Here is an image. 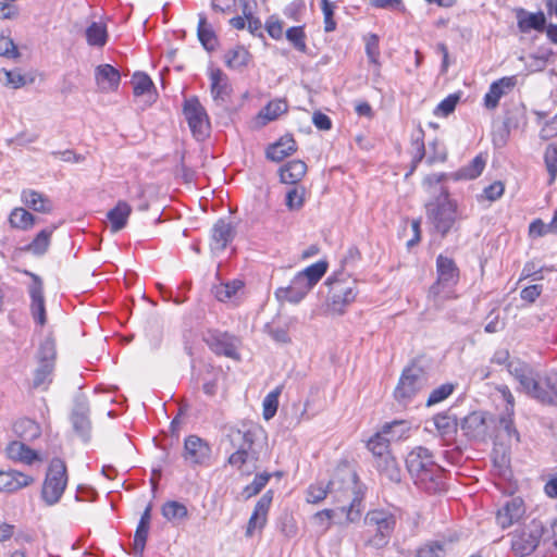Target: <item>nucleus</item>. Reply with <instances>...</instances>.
Segmentation results:
<instances>
[{
    "mask_svg": "<svg viewBox=\"0 0 557 557\" xmlns=\"http://www.w3.org/2000/svg\"><path fill=\"white\" fill-rule=\"evenodd\" d=\"M262 434V428L253 423L230 426L226 440L234 451L228 456L227 463L242 473H252L258 468L259 451L256 446Z\"/></svg>",
    "mask_w": 557,
    "mask_h": 557,
    "instance_id": "obj_1",
    "label": "nucleus"
},
{
    "mask_svg": "<svg viewBox=\"0 0 557 557\" xmlns=\"http://www.w3.org/2000/svg\"><path fill=\"white\" fill-rule=\"evenodd\" d=\"M406 466L419 488L429 494L444 491V470L434 461L430 449L422 446L413 448L406 458Z\"/></svg>",
    "mask_w": 557,
    "mask_h": 557,
    "instance_id": "obj_2",
    "label": "nucleus"
},
{
    "mask_svg": "<svg viewBox=\"0 0 557 557\" xmlns=\"http://www.w3.org/2000/svg\"><path fill=\"white\" fill-rule=\"evenodd\" d=\"M507 368L529 396L543 404L557 405V372L540 377L527 363L518 360L509 361Z\"/></svg>",
    "mask_w": 557,
    "mask_h": 557,
    "instance_id": "obj_3",
    "label": "nucleus"
},
{
    "mask_svg": "<svg viewBox=\"0 0 557 557\" xmlns=\"http://www.w3.org/2000/svg\"><path fill=\"white\" fill-rule=\"evenodd\" d=\"M425 214L432 228L442 238L459 230L457 202L449 197L447 188L441 187L440 194L425 205Z\"/></svg>",
    "mask_w": 557,
    "mask_h": 557,
    "instance_id": "obj_4",
    "label": "nucleus"
},
{
    "mask_svg": "<svg viewBox=\"0 0 557 557\" xmlns=\"http://www.w3.org/2000/svg\"><path fill=\"white\" fill-rule=\"evenodd\" d=\"M398 517L388 508H375L369 510L363 524L367 528L364 545L374 549H382L388 545L397 527Z\"/></svg>",
    "mask_w": 557,
    "mask_h": 557,
    "instance_id": "obj_5",
    "label": "nucleus"
},
{
    "mask_svg": "<svg viewBox=\"0 0 557 557\" xmlns=\"http://www.w3.org/2000/svg\"><path fill=\"white\" fill-rule=\"evenodd\" d=\"M436 282L429 289V297L436 306L444 300L454 298V287L459 281V269L455 261L446 256L440 255L436 258Z\"/></svg>",
    "mask_w": 557,
    "mask_h": 557,
    "instance_id": "obj_6",
    "label": "nucleus"
},
{
    "mask_svg": "<svg viewBox=\"0 0 557 557\" xmlns=\"http://www.w3.org/2000/svg\"><path fill=\"white\" fill-rule=\"evenodd\" d=\"M329 288L327 292V307L334 312L342 314L346 306L355 301L357 296L356 282L349 281V275H346L343 270L334 272L325 281Z\"/></svg>",
    "mask_w": 557,
    "mask_h": 557,
    "instance_id": "obj_7",
    "label": "nucleus"
},
{
    "mask_svg": "<svg viewBox=\"0 0 557 557\" xmlns=\"http://www.w3.org/2000/svg\"><path fill=\"white\" fill-rule=\"evenodd\" d=\"M428 386L426 372L414 363L406 367L394 391L395 399L403 406H407L412 398Z\"/></svg>",
    "mask_w": 557,
    "mask_h": 557,
    "instance_id": "obj_8",
    "label": "nucleus"
},
{
    "mask_svg": "<svg viewBox=\"0 0 557 557\" xmlns=\"http://www.w3.org/2000/svg\"><path fill=\"white\" fill-rule=\"evenodd\" d=\"M67 484L65 462L60 458H53L48 467L41 488L42 500L48 506L58 504Z\"/></svg>",
    "mask_w": 557,
    "mask_h": 557,
    "instance_id": "obj_9",
    "label": "nucleus"
},
{
    "mask_svg": "<svg viewBox=\"0 0 557 557\" xmlns=\"http://www.w3.org/2000/svg\"><path fill=\"white\" fill-rule=\"evenodd\" d=\"M543 531L542 518H534L521 529L511 534V550L517 557L531 555L541 542Z\"/></svg>",
    "mask_w": 557,
    "mask_h": 557,
    "instance_id": "obj_10",
    "label": "nucleus"
},
{
    "mask_svg": "<svg viewBox=\"0 0 557 557\" xmlns=\"http://www.w3.org/2000/svg\"><path fill=\"white\" fill-rule=\"evenodd\" d=\"M183 112L194 137L198 140L205 139L210 132V122L199 100L197 98L185 100Z\"/></svg>",
    "mask_w": 557,
    "mask_h": 557,
    "instance_id": "obj_11",
    "label": "nucleus"
},
{
    "mask_svg": "<svg viewBox=\"0 0 557 557\" xmlns=\"http://www.w3.org/2000/svg\"><path fill=\"white\" fill-rule=\"evenodd\" d=\"M90 408L85 395H78L74 399V406L70 416L73 431L85 443L90 440L91 421L89 419Z\"/></svg>",
    "mask_w": 557,
    "mask_h": 557,
    "instance_id": "obj_12",
    "label": "nucleus"
},
{
    "mask_svg": "<svg viewBox=\"0 0 557 557\" xmlns=\"http://www.w3.org/2000/svg\"><path fill=\"white\" fill-rule=\"evenodd\" d=\"M211 457L210 445L197 435H189L184 441L183 458L193 467L208 466Z\"/></svg>",
    "mask_w": 557,
    "mask_h": 557,
    "instance_id": "obj_13",
    "label": "nucleus"
},
{
    "mask_svg": "<svg viewBox=\"0 0 557 557\" xmlns=\"http://www.w3.org/2000/svg\"><path fill=\"white\" fill-rule=\"evenodd\" d=\"M209 348L219 356H225L232 359H239L237 352V339L228 333L209 332L205 337Z\"/></svg>",
    "mask_w": 557,
    "mask_h": 557,
    "instance_id": "obj_14",
    "label": "nucleus"
},
{
    "mask_svg": "<svg viewBox=\"0 0 557 557\" xmlns=\"http://www.w3.org/2000/svg\"><path fill=\"white\" fill-rule=\"evenodd\" d=\"M33 282L29 285L28 293L30 297V312L34 320L41 326L47 322L45 297H44V284L41 278L37 274H30Z\"/></svg>",
    "mask_w": 557,
    "mask_h": 557,
    "instance_id": "obj_15",
    "label": "nucleus"
},
{
    "mask_svg": "<svg viewBox=\"0 0 557 557\" xmlns=\"http://www.w3.org/2000/svg\"><path fill=\"white\" fill-rule=\"evenodd\" d=\"M272 499L273 493L272 491H268L257 502L252 515L247 524V537H251L256 530H262L264 528Z\"/></svg>",
    "mask_w": 557,
    "mask_h": 557,
    "instance_id": "obj_16",
    "label": "nucleus"
},
{
    "mask_svg": "<svg viewBox=\"0 0 557 557\" xmlns=\"http://www.w3.org/2000/svg\"><path fill=\"white\" fill-rule=\"evenodd\" d=\"M525 513L524 503L520 497H515L505 503L498 509L496 521L502 529H507L518 522Z\"/></svg>",
    "mask_w": 557,
    "mask_h": 557,
    "instance_id": "obj_17",
    "label": "nucleus"
},
{
    "mask_svg": "<svg viewBox=\"0 0 557 557\" xmlns=\"http://www.w3.org/2000/svg\"><path fill=\"white\" fill-rule=\"evenodd\" d=\"M235 237V227L232 222L225 219H219L211 234L210 247L213 252H222Z\"/></svg>",
    "mask_w": 557,
    "mask_h": 557,
    "instance_id": "obj_18",
    "label": "nucleus"
},
{
    "mask_svg": "<svg viewBox=\"0 0 557 557\" xmlns=\"http://www.w3.org/2000/svg\"><path fill=\"white\" fill-rule=\"evenodd\" d=\"M516 85V76H505L498 81L493 82L488 88V91L484 96L485 108L488 110L496 109L500 98L511 91Z\"/></svg>",
    "mask_w": 557,
    "mask_h": 557,
    "instance_id": "obj_19",
    "label": "nucleus"
},
{
    "mask_svg": "<svg viewBox=\"0 0 557 557\" xmlns=\"http://www.w3.org/2000/svg\"><path fill=\"white\" fill-rule=\"evenodd\" d=\"M486 417L484 411H473L465 417L460 423L465 435L471 440H483L487 434Z\"/></svg>",
    "mask_w": 557,
    "mask_h": 557,
    "instance_id": "obj_20",
    "label": "nucleus"
},
{
    "mask_svg": "<svg viewBox=\"0 0 557 557\" xmlns=\"http://www.w3.org/2000/svg\"><path fill=\"white\" fill-rule=\"evenodd\" d=\"M312 289V287L299 275L296 274L287 287H280L275 295L280 300L298 304Z\"/></svg>",
    "mask_w": 557,
    "mask_h": 557,
    "instance_id": "obj_21",
    "label": "nucleus"
},
{
    "mask_svg": "<svg viewBox=\"0 0 557 557\" xmlns=\"http://www.w3.org/2000/svg\"><path fill=\"white\" fill-rule=\"evenodd\" d=\"M34 481L33 476L16 470L0 471V492L14 493Z\"/></svg>",
    "mask_w": 557,
    "mask_h": 557,
    "instance_id": "obj_22",
    "label": "nucleus"
},
{
    "mask_svg": "<svg viewBox=\"0 0 557 557\" xmlns=\"http://www.w3.org/2000/svg\"><path fill=\"white\" fill-rule=\"evenodd\" d=\"M517 25L521 33H529L530 30L544 32L546 17L542 11L530 13L520 8L516 11Z\"/></svg>",
    "mask_w": 557,
    "mask_h": 557,
    "instance_id": "obj_23",
    "label": "nucleus"
},
{
    "mask_svg": "<svg viewBox=\"0 0 557 557\" xmlns=\"http://www.w3.org/2000/svg\"><path fill=\"white\" fill-rule=\"evenodd\" d=\"M95 78L102 91H114L119 88L121 75L111 64H101L96 67Z\"/></svg>",
    "mask_w": 557,
    "mask_h": 557,
    "instance_id": "obj_24",
    "label": "nucleus"
},
{
    "mask_svg": "<svg viewBox=\"0 0 557 557\" xmlns=\"http://www.w3.org/2000/svg\"><path fill=\"white\" fill-rule=\"evenodd\" d=\"M211 81V94L216 102L225 103L232 92V87L228 82V77L220 69H214L210 73Z\"/></svg>",
    "mask_w": 557,
    "mask_h": 557,
    "instance_id": "obj_25",
    "label": "nucleus"
},
{
    "mask_svg": "<svg viewBox=\"0 0 557 557\" xmlns=\"http://www.w3.org/2000/svg\"><path fill=\"white\" fill-rule=\"evenodd\" d=\"M297 150L295 139L289 136H283L276 143L270 145L265 151L267 158L274 162H281L286 157L290 156Z\"/></svg>",
    "mask_w": 557,
    "mask_h": 557,
    "instance_id": "obj_26",
    "label": "nucleus"
},
{
    "mask_svg": "<svg viewBox=\"0 0 557 557\" xmlns=\"http://www.w3.org/2000/svg\"><path fill=\"white\" fill-rule=\"evenodd\" d=\"M433 423L440 436L445 441H450L455 437L458 431L457 417L449 411L437 413L433 418Z\"/></svg>",
    "mask_w": 557,
    "mask_h": 557,
    "instance_id": "obj_27",
    "label": "nucleus"
},
{
    "mask_svg": "<svg viewBox=\"0 0 557 557\" xmlns=\"http://www.w3.org/2000/svg\"><path fill=\"white\" fill-rule=\"evenodd\" d=\"M199 21L197 26V36L202 47L212 52L218 47V36L213 30L212 25L208 22L205 13L198 14Z\"/></svg>",
    "mask_w": 557,
    "mask_h": 557,
    "instance_id": "obj_28",
    "label": "nucleus"
},
{
    "mask_svg": "<svg viewBox=\"0 0 557 557\" xmlns=\"http://www.w3.org/2000/svg\"><path fill=\"white\" fill-rule=\"evenodd\" d=\"M8 457L11 460L20 461L25 465H32L37 460H40L38 453L28 447L23 442L14 441L7 447Z\"/></svg>",
    "mask_w": 557,
    "mask_h": 557,
    "instance_id": "obj_29",
    "label": "nucleus"
},
{
    "mask_svg": "<svg viewBox=\"0 0 557 557\" xmlns=\"http://www.w3.org/2000/svg\"><path fill=\"white\" fill-rule=\"evenodd\" d=\"M307 172V164L302 160H292L280 169L281 182L295 185L301 181Z\"/></svg>",
    "mask_w": 557,
    "mask_h": 557,
    "instance_id": "obj_30",
    "label": "nucleus"
},
{
    "mask_svg": "<svg viewBox=\"0 0 557 557\" xmlns=\"http://www.w3.org/2000/svg\"><path fill=\"white\" fill-rule=\"evenodd\" d=\"M131 213L132 208L126 201H117L116 206L107 213V218L111 223L112 232H119L124 228Z\"/></svg>",
    "mask_w": 557,
    "mask_h": 557,
    "instance_id": "obj_31",
    "label": "nucleus"
},
{
    "mask_svg": "<svg viewBox=\"0 0 557 557\" xmlns=\"http://www.w3.org/2000/svg\"><path fill=\"white\" fill-rule=\"evenodd\" d=\"M377 471L389 482L399 483L401 481V470L394 456H385L375 460Z\"/></svg>",
    "mask_w": 557,
    "mask_h": 557,
    "instance_id": "obj_32",
    "label": "nucleus"
},
{
    "mask_svg": "<svg viewBox=\"0 0 557 557\" xmlns=\"http://www.w3.org/2000/svg\"><path fill=\"white\" fill-rule=\"evenodd\" d=\"M22 199L28 208L35 211L48 213L52 210V202L42 194L35 190H24Z\"/></svg>",
    "mask_w": 557,
    "mask_h": 557,
    "instance_id": "obj_33",
    "label": "nucleus"
},
{
    "mask_svg": "<svg viewBox=\"0 0 557 557\" xmlns=\"http://www.w3.org/2000/svg\"><path fill=\"white\" fill-rule=\"evenodd\" d=\"M14 433L23 441H33L41 434L40 426L32 419L23 418L13 424Z\"/></svg>",
    "mask_w": 557,
    "mask_h": 557,
    "instance_id": "obj_34",
    "label": "nucleus"
},
{
    "mask_svg": "<svg viewBox=\"0 0 557 557\" xmlns=\"http://www.w3.org/2000/svg\"><path fill=\"white\" fill-rule=\"evenodd\" d=\"M485 159L479 154L469 164L462 166L454 173V178L459 180H474L481 175L485 168Z\"/></svg>",
    "mask_w": 557,
    "mask_h": 557,
    "instance_id": "obj_35",
    "label": "nucleus"
},
{
    "mask_svg": "<svg viewBox=\"0 0 557 557\" xmlns=\"http://www.w3.org/2000/svg\"><path fill=\"white\" fill-rule=\"evenodd\" d=\"M88 45L103 47L108 40L107 26L100 22H92L85 32Z\"/></svg>",
    "mask_w": 557,
    "mask_h": 557,
    "instance_id": "obj_36",
    "label": "nucleus"
},
{
    "mask_svg": "<svg viewBox=\"0 0 557 557\" xmlns=\"http://www.w3.org/2000/svg\"><path fill=\"white\" fill-rule=\"evenodd\" d=\"M329 263L325 260H320L305 270L298 272L312 288L324 276L327 271Z\"/></svg>",
    "mask_w": 557,
    "mask_h": 557,
    "instance_id": "obj_37",
    "label": "nucleus"
},
{
    "mask_svg": "<svg viewBox=\"0 0 557 557\" xmlns=\"http://www.w3.org/2000/svg\"><path fill=\"white\" fill-rule=\"evenodd\" d=\"M410 425L405 420H395L391 423H386L382 428V433L389 440V442H396L408 436Z\"/></svg>",
    "mask_w": 557,
    "mask_h": 557,
    "instance_id": "obj_38",
    "label": "nucleus"
},
{
    "mask_svg": "<svg viewBox=\"0 0 557 557\" xmlns=\"http://www.w3.org/2000/svg\"><path fill=\"white\" fill-rule=\"evenodd\" d=\"M389 440L382 432H377L368 441V448L372 451L375 460L389 456Z\"/></svg>",
    "mask_w": 557,
    "mask_h": 557,
    "instance_id": "obj_39",
    "label": "nucleus"
},
{
    "mask_svg": "<svg viewBox=\"0 0 557 557\" xmlns=\"http://www.w3.org/2000/svg\"><path fill=\"white\" fill-rule=\"evenodd\" d=\"M54 228L55 227L40 231L33 242L27 245L26 250L36 256H42L48 250L50 237Z\"/></svg>",
    "mask_w": 557,
    "mask_h": 557,
    "instance_id": "obj_40",
    "label": "nucleus"
},
{
    "mask_svg": "<svg viewBox=\"0 0 557 557\" xmlns=\"http://www.w3.org/2000/svg\"><path fill=\"white\" fill-rule=\"evenodd\" d=\"M53 370L54 366H52V363H38V367L34 372L32 387L47 389L49 384L52 382Z\"/></svg>",
    "mask_w": 557,
    "mask_h": 557,
    "instance_id": "obj_41",
    "label": "nucleus"
},
{
    "mask_svg": "<svg viewBox=\"0 0 557 557\" xmlns=\"http://www.w3.org/2000/svg\"><path fill=\"white\" fill-rule=\"evenodd\" d=\"M244 283L239 280H234L225 284H220L213 288L215 298L219 301H227L232 299L236 293L242 289Z\"/></svg>",
    "mask_w": 557,
    "mask_h": 557,
    "instance_id": "obj_42",
    "label": "nucleus"
},
{
    "mask_svg": "<svg viewBox=\"0 0 557 557\" xmlns=\"http://www.w3.org/2000/svg\"><path fill=\"white\" fill-rule=\"evenodd\" d=\"M249 59L250 54L248 50L240 46L230 50L225 55V62L227 66L232 69H240L247 66Z\"/></svg>",
    "mask_w": 557,
    "mask_h": 557,
    "instance_id": "obj_43",
    "label": "nucleus"
},
{
    "mask_svg": "<svg viewBox=\"0 0 557 557\" xmlns=\"http://www.w3.org/2000/svg\"><path fill=\"white\" fill-rule=\"evenodd\" d=\"M162 515L169 521L182 520L187 518L188 510L184 504L176 500H170L162 506Z\"/></svg>",
    "mask_w": 557,
    "mask_h": 557,
    "instance_id": "obj_44",
    "label": "nucleus"
},
{
    "mask_svg": "<svg viewBox=\"0 0 557 557\" xmlns=\"http://www.w3.org/2000/svg\"><path fill=\"white\" fill-rule=\"evenodd\" d=\"M13 227L26 230L34 225L35 216L23 208H15L9 218Z\"/></svg>",
    "mask_w": 557,
    "mask_h": 557,
    "instance_id": "obj_45",
    "label": "nucleus"
},
{
    "mask_svg": "<svg viewBox=\"0 0 557 557\" xmlns=\"http://www.w3.org/2000/svg\"><path fill=\"white\" fill-rule=\"evenodd\" d=\"M55 343L52 338H46L39 346L37 352L38 363H52L55 364Z\"/></svg>",
    "mask_w": 557,
    "mask_h": 557,
    "instance_id": "obj_46",
    "label": "nucleus"
},
{
    "mask_svg": "<svg viewBox=\"0 0 557 557\" xmlns=\"http://www.w3.org/2000/svg\"><path fill=\"white\" fill-rule=\"evenodd\" d=\"M288 104L285 100L270 101L260 112V115L268 121L277 119L281 114L287 112Z\"/></svg>",
    "mask_w": 557,
    "mask_h": 557,
    "instance_id": "obj_47",
    "label": "nucleus"
},
{
    "mask_svg": "<svg viewBox=\"0 0 557 557\" xmlns=\"http://www.w3.org/2000/svg\"><path fill=\"white\" fill-rule=\"evenodd\" d=\"M281 394V388L277 387L274 391L270 392L263 399L262 406H263V418L264 420L269 421L272 419L278 408V397Z\"/></svg>",
    "mask_w": 557,
    "mask_h": 557,
    "instance_id": "obj_48",
    "label": "nucleus"
},
{
    "mask_svg": "<svg viewBox=\"0 0 557 557\" xmlns=\"http://www.w3.org/2000/svg\"><path fill=\"white\" fill-rule=\"evenodd\" d=\"M149 528L150 525L147 524H140L138 523L135 535H134V544H133V550L135 556L143 557L148 534H149Z\"/></svg>",
    "mask_w": 557,
    "mask_h": 557,
    "instance_id": "obj_49",
    "label": "nucleus"
},
{
    "mask_svg": "<svg viewBox=\"0 0 557 557\" xmlns=\"http://www.w3.org/2000/svg\"><path fill=\"white\" fill-rule=\"evenodd\" d=\"M544 162L549 174V183H553L557 176V146L549 144L544 152Z\"/></svg>",
    "mask_w": 557,
    "mask_h": 557,
    "instance_id": "obj_50",
    "label": "nucleus"
},
{
    "mask_svg": "<svg viewBox=\"0 0 557 557\" xmlns=\"http://www.w3.org/2000/svg\"><path fill=\"white\" fill-rule=\"evenodd\" d=\"M333 482H329L327 485L312 484L307 490V502L311 504H318L325 499L329 493H332L331 486Z\"/></svg>",
    "mask_w": 557,
    "mask_h": 557,
    "instance_id": "obj_51",
    "label": "nucleus"
},
{
    "mask_svg": "<svg viewBox=\"0 0 557 557\" xmlns=\"http://www.w3.org/2000/svg\"><path fill=\"white\" fill-rule=\"evenodd\" d=\"M132 84L135 96H143L154 87L151 78L145 73H135Z\"/></svg>",
    "mask_w": 557,
    "mask_h": 557,
    "instance_id": "obj_52",
    "label": "nucleus"
},
{
    "mask_svg": "<svg viewBox=\"0 0 557 557\" xmlns=\"http://www.w3.org/2000/svg\"><path fill=\"white\" fill-rule=\"evenodd\" d=\"M286 38L295 49L301 52L306 51V34L302 26H294L288 28L286 30Z\"/></svg>",
    "mask_w": 557,
    "mask_h": 557,
    "instance_id": "obj_53",
    "label": "nucleus"
},
{
    "mask_svg": "<svg viewBox=\"0 0 557 557\" xmlns=\"http://www.w3.org/2000/svg\"><path fill=\"white\" fill-rule=\"evenodd\" d=\"M454 391H455L454 384H451V383L442 384L441 386L434 388L431 392V394L426 400V406L431 407V406H434V405L445 400L454 393Z\"/></svg>",
    "mask_w": 557,
    "mask_h": 557,
    "instance_id": "obj_54",
    "label": "nucleus"
},
{
    "mask_svg": "<svg viewBox=\"0 0 557 557\" xmlns=\"http://www.w3.org/2000/svg\"><path fill=\"white\" fill-rule=\"evenodd\" d=\"M270 478L271 474L267 472L257 474L253 481L244 488L243 494L245 495V497L250 498L259 494L262 491V488L267 485Z\"/></svg>",
    "mask_w": 557,
    "mask_h": 557,
    "instance_id": "obj_55",
    "label": "nucleus"
},
{
    "mask_svg": "<svg viewBox=\"0 0 557 557\" xmlns=\"http://www.w3.org/2000/svg\"><path fill=\"white\" fill-rule=\"evenodd\" d=\"M460 96L458 94H450L437 104L434 109V114L437 116H448L455 111Z\"/></svg>",
    "mask_w": 557,
    "mask_h": 557,
    "instance_id": "obj_56",
    "label": "nucleus"
},
{
    "mask_svg": "<svg viewBox=\"0 0 557 557\" xmlns=\"http://www.w3.org/2000/svg\"><path fill=\"white\" fill-rule=\"evenodd\" d=\"M512 416L513 413L511 412L503 413L499 417L498 426L507 434L509 440L513 438L517 443H519L520 434L513 424Z\"/></svg>",
    "mask_w": 557,
    "mask_h": 557,
    "instance_id": "obj_57",
    "label": "nucleus"
},
{
    "mask_svg": "<svg viewBox=\"0 0 557 557\" xmlns=\"http://www.w3.org/2000/svg\"><path fill=\"white\" fill-rule=\"evenodd\" d=\"M305 189L302 187H294L286 194L285 205L289 210H299L304 206Z\"/></svg>",
    "mask_w": 557,
    "mask_h": 557,
    "instance_id": "obj_58",
    "label": "nucleus"
},
{
    "mask_svg": "<svg viewBox=\"0 0 557 557\" xmlns=\"http://www.w3.org/2000/svg\"><path fill=\"white\" fill-rule=\"evenodd\" d=\"M335 4L330 0H321V10L324 15V32L331 33L336 29V22L334 21Z\"/></svg>",
    "mask_w": 557,
    "mask_h": 557,
    "instance_id": "obj_59",
    "label": "nucleus"
},
{
    "mask_svg": "<svg viewBox=\"0 0 557 557\" xmlns=\"http://www.w3.org/2000/svg\"><path fill=\"white\" fill-rule=\"evenodd\" d=\"M20 55L17 47L10 37H0V57L14 59Z\"/></svg>",
    "mask_w": 557,
    "mask_h": 557,
    "instance_id": "obj_60",
    "label": "nucleus"
},
{
    "mask_svg": "<svg viewBox=\"0 0 557 557\" xmlns=\"http://www.w3.org/2000/svg\"><path fill=\"white\" fill-rule=\"evenodd\" d=\"M412 144L417 149V153L412 159L410 173H412L417 169L418 164L425 157V146L423 143V131L422 129L419 131V136L416 139H413Z\"/></svg>",
    "mask_w": 557,
    "mask_h": 557,
    "instance_id": "obj_61",
    "label": "nucleus"
},
{
    "mask_svg": "<svg viewBox=\"0 0 557 557\" xmlns=\"http://www.w3.org/2000/svg\"><path fill=\"white\" fill-rule=\"evenodd\" d=\"M366 53L371 63L376 64L379 62L380 49H379V37L371 34L366 42Z\"/></svg>",
    "mask_w": 557,
    "mask_h": 557,
    "instance_id": "obj_62",
    "label": "nucleus"
},
{
    "mask_svg": "<svg viewBox=\"0 0 557 557\" xmlns=\"http://www.w3.org/2000/svg\"><path fill=\"white\" fill-rule=\"evenodd\" d=\"M3 74L5 75V82L4 84L7 86H11L12 88H20L23 87L27 79L24 75H22L18 71H8L5 69H2Z\"/></svg>",
    "mask_w": 557,
    "mask_h": 557,
    "instance_id": "obj_63",
    "label": "nucleus"
},
{
    "mask_svg": "<svg viewBox=\"0 0 557 557\" xmlns=\"http://www.w3.org/2000/svg\"><path fill=\"white\" fill-rule=\"evenodd\" d=\"M444 547L442 544L435 542L430 545H425L418 550L417 557H442Z\"/></svg>",
    "mask_w": 557,
    "mask_h": 557,
    "instance_id": "obj_64",
    "label": "nucleus"
}]
</instances>
